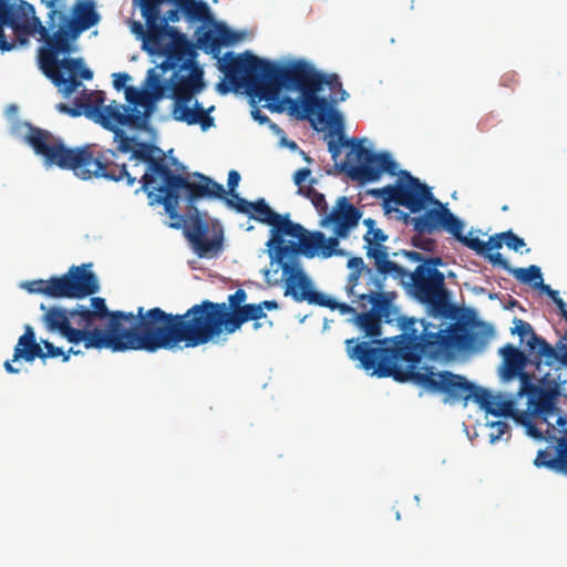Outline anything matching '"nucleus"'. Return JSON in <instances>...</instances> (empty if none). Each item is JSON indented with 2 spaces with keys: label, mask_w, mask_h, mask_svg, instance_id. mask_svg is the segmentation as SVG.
<instances>
[{
  "label": "nucleus",
  "mask_w": 567,
  "mask_h": 567,
  "mask_svg": "<svg viewBox=\"0 0 567 567\" xmlns=\"http://www.w3.org/2000/svg\"><path fill=\"white\" fill-rule=\"evenodd\" d=\"M82 355L83 351L75 349L74 347H71L68 351H64L63 354V362H68L70 360L71 355Z\"/></svg>",
  "instance_id": "61"
},
{
  "label": "nucleus",
  "mask_w": 567,
  "mask_h": 567,
  "mask_svg": "<svg viewBox=\"0 0 567 567\" xmlns=\"http://www.w3.org/2000/svg\"><path fill=\"white\" fill-rule=\"evenodd\" d=\"M84 95L86 96V93ZM104 100L102 91L87 94L86 101L81 105L84 109L85 116L105 130H112L116 124H128L134 127L145 125L147 114L141 115L134 109L127 113L123 110V104L112 101L109 105H104Z\"/></svg>",
  "instance_id": "17"
},
{
  "label": "nucleus",
  "mask_w": 567,
  "mask_h": 567,
  "mask_svg": "<svg viewBox=\"0 0 567 567\" xmlns=\"http://www.w3.org/2000/svg\"><path fill=\"white\" fill-rule=\"evenodd\" d=\"M499 353L503 357L502 378L506 381L524 372L527 363H530V359L512 343L505 344Z\"/></svg>",
  "instance_id": "29"
},
{
  "label": "nucleus",
  "mask_w": 567,
  "mask_h": 567,
  "mask_svg": "<svg viewBox=\"0 0 567 567\" xmlns=\"http://www.w3.org/2000/svg\"><path fill=\"white\" fill-rule=\"evenodd\" d=\"M362 212L357 208L346 196L337 199L332 209L326 213L320 220L323 228L331 227L339 236H349L350 231L359 225Z\"/></svg>",
  "instance_id": "23"
},
{
  "label": "nucleus",
  "mask_w": 567,
  "mask_h": 567,
  "mask_svg": "<svg viewBox=\"0 0 567 567\" xmlns=\"http://www.w3.org/2000/svg\"><path fill=\"white\" fill-rule=\"evenodd\" d=\"M504 245L503 236L499 234H496L494 236H491L487 241H485L486 246V252L493 250V249H499Z\"/></svg>",
  "instance_id": "53"
},
{
  "label": "nucleus",
  "mask_w": 567,
  "mask_h": 567,
  "mask_svg": "<svg viewBox=\"0 0 567 567\" xmlns=\"http://www.w3.org/2000/svg\"><path fill=\"white\" fill-rule=\"evenodd\" d=\"M392 274H381L378 269H367L365 272H350L346 286L347 293L353 305L365 310L369 303L379 300L393 302L395 292L384 291V282Z\"/></svg>",
  "instance_id": "16"
},
{
  "label": "nucleus",
  "mask_w": 567,
  "mask_h": 567,
  "mask_svg": "<svg viewBox=\"0 0 567 567\" xmlns=\"http://www.w3.org/2000/svg\"><path fill=\"white\" fill-rule=\"evenodd\" d=\"M372 194L382 198L384 203H394L408 208L411 213L423 210L427 204L441 205V202L433 197L430 187L406 171L400 172V181L396 185L374 189Z\"/></svg>",
  "instance_id": "14"
},
{
  "label": "nucleus",
  "mask_w": 567,
  "mask_h": 567,
  "mask_svg": "<svg viewBox=\"0 0 567 567\" xmlns=\"http://www.w3.org/2000/svg\"><path fill=\"white\" fill-rule=\"evenodd\" d=\"M40 309L43 311L41 321L45 329L49 332H58L72 344L76 346L83 342L86 350H101L102 346L114 344L113 340L110 339L107 334L97 330L72 327L71 320L74 319L75 321L78 319L75 308L65 309L58 306L47 307L44 303H41Z\"/></svg>",
  "instance_id": "13"
},
{
  "label": "nucleus",
  "mask_w": 567,
  "mask_h": 567,
  "mask_svg": "<svg viewBox=\"0 0 567 567\" xmlns=\"http://www.w3.org/2000/svg\"><path fill=\"white\" fill-rule=\"evenodd\" d=\"M388 238L389 236L380 228L367 231L363 236L365 255L381 274L399 272L401 271L400 265L393 260L399 256V252H391L389 247L384 245Z\"/></svg>",
  "instance_id": "22"
},
{
  "label": "nucleus",
  "mask_w": 567,
  "mask_h": 567,
  "mask_svg": "<svg viewBox=\"0 0 567 567\" xmlns=\"http://www.w3.org/2000/svg\"><path fill=\"white\" fill-rule=\"evenodd\" d=\"M125 99L128 103V105H123V110H125V112L128 113L134 109L137 110L141 115L147 114L145 125L143 127H134V130H146L148 127L152 106L154 103L148 93L134 86H127L125 87Z\"/></svg>",
  "instance_id": "32"
},
{
  "label": "nucleus",
  "mask_w": 567,
  "mask_h": 567,
  "mask_svg": "<svg viewBox=\"0 0 567 567\" xmlns=\"http://www.w3.org/2000/svg\"><path fill=\"white\" fill-rule=\"evenodd\" d=\"M491 427L493 430L491 441L494 442L508 431L509 425L505 421H496L491 423Z\"/></svg>",
  "instance_id": "48"
},
{
  "label": "nucleus",
  "mask_w": 567,
  "mask_h": 567,
  "mask_svg": "<svg viewBox=\"0 0 567 567\" xmlns=\"http://www.w3.org/2000/svg\"><path fill=\"white\" fill-rule=\"evenodd\" d=\"M400 269L399 272L391 271L392 279L398 280L411 297L429 306L434 316L450 315L451 305L444 274H436L419 266L412 272L401 265Z\"/></svg>",
  "instance_id": "10"
},
{
  "label": "nucleus",
  "mask_w": 567,
  "mask_h": 567,
  "mask_svg": "<svg viewBox=\"0 0 567 567\" xmlns=\"http://www.w3.org/2000/svg\"><path fill=\"white\" fill-rule=\"evenodd\" d=\"M520 380V388L518 390V395H524V394H534L536 391H537V388L532 383V378L529 375V373L527 372H522L520 374L517 375Z\"/></svg>",
  "instance_id": "44"
},
{
  "label": "nucleus",
  "mask_w": 567,
  "mask_h": 567,
  "mask_svg": "<svg viewBox=\"0 0 567 567\" xmlns=\"http://www.w3.org/2000/svg\"><path fill=\"white\" fill-rule=\"evenodd\" d=\"M158 21L159 20L145 21L147 32L145 33L143 49L152 55L162 56L172 37L171 30H175V28L162 25Z\"/></svg>",
  "instance_id": "28"
},
{
  "label": "nucleus",
  "mask_w": 567,
  "mask_h": 567,
  "mask_svg": "<svg viewBox=\"0 0 567 567\" xmlns=\"http://www.w3.org/2000/svg\"><path fill=\"white\" fill-rule=\"evenodd\" d=\"M442 265L443 260L441 257H425L424 262L419 264L417 266L431 271H435L436 274H443L437 269V267Z\"/></svg>",
  "instance_id": "50"
},
{
  "label": "nucleus",
  "mask_w": 567,
  "mask_h": 567,
  "mask_svg": "<svg viewBox=\"0 0 567 567\" xmlns=\"http://www.w3.org/2000/svg\"><path fill=\"white\" fill-rule=\"evenodd\" d=\"M64 0H56L53 6L41 0L48 9V25H43L35 16L32 4L24 0H0V52H9L17 44H29V38L39 34L43 45L38 50V62L43 74L58 91L69 97L82 81L93 78L80 58L59 59L74 52V42L84 31L100 22L94 0H76L66 16L59 8Z\"/></svg>",
  "instance_id": "3"
},
{
  "label": "nucleus",
  "mask_w": 567,
  "mask_h": 567,
  "mask_svg": "<svg viewBox=\"0 0 567 567\" xmlns=\"http://www.w3.org/2000/svg\"><path fill=\"white\" fill-rule=\"evenodd\" d=\"M91 306V309L83 305L75 307L78 312L75 324L84 329L97 330L113 340L114 344L102 346L101 349H110L113 352L143 350L140 343L145 334L142 321L146 317V310L143 307L137 308L136 315L118 310L110 311L105 299L101 297H93Z\"/></svg>",
  "instance_id": "7"
},
{
  "label": "nucleus",
  "mask_w": 567,
  "mask_h": 567,
  "mask_svg": "<svg viewBox=\"0 0 567 567\" xmlns=\"http://www.w3.org/2000/svg\"><path fill=\"white\" fill-rule=\"evenodd\" d=\"M131 159H136L147 165L146 172L140 182L142 189L147 193L151 205H163L171 218L172 228H181L184 216L178 214L181 193L184 192L189 205L200 198H225L224 186L208 176L196 173L199 182H192L187 176L175 174L166 163L163 151L147 142L134 144Z\"/></svg>",
  "instance_id": "5"
},
{
  "label": "nucleus",
  "mask_w": 567,
  "mask_h": 567,
  "mask_svg": "<svg viewBox=\"0 0 567 567\" xmlns=\"http://www.w3.org/2000/svg\"><path fill=\"white\" fill-rule=\"evenodd\" d=\"M181 12L183 13L182 9H178V7L175 6V9L166 11L163 17L159 16L158 23L165 27H169V22H178L181 20Z\"/></svg>",
  "instance_id": "47"
},
{
  "label": "nucleus",
  "mask_w": 567,
  "mask_h": 567,
  "mask_svg": "<svg viewBox=\"0 0 567 567\" xmlns=\"http://www.w3.org/2000/svg\"><path fill=\"white\" fill-rule=\"evenodd\" d=\"M247 292L244 289H237L229 295L227 302H216L224 321L227 323V334L238 331L241 326L251 320V317L259 315V306L245 303Z\"/></svg>",
  "instance_id": "21"
},
{
  "label": "nucleus",
  "mask_w": 567,
  "mask_h": 567,
  "mask_svg": "<svg viewBox=\"0 0 567 567\" xmlns=\"http://www.w3.org/2000/svg\"><path fill=\"white\" fill-rule=\"evenodd\" d=\"M555 305L560 311V316L564 319H567V306L566 302L559 297L556 300H554Z\"/></svg>",
  "instance_id": "60"
},
{
  "label": "nucleus",
  "mask_w": 567,
  "mask_h": 567,
  "mask_svg": "<svg viewBox=\"0 0 567 567\" xmlns=\"http://www.w3.org/2000/svg\"><path fill=\"white\" fill-rule=\"evenodd\" d=\"M59 111L69 114L71 116H79L81 113L79 110L68 106L66 104L60 103L58 105Z\"/></svg>",
  "instance_id": "58"
},
{
  "label": "nucleus",
  "mask_w": 567,
  "mask_h": 567,
  "mask_svg": "<svg viewBox=\"0 0 567 567\" xmlns=\"http://www.w3.org/2000/svg\"><path fill=\"white\" fill-rule=\"evenodd\" d=\"M91 264L71 266L61 276L49 279L24 281L20 287L29 293H39L53 299H82L100 289L97 277L90 270Z\"/></svg>",
  "instance_id": "9"
},
{
  "label": "nucleus",
  "mask_w": 567,
  "mask_h": 567,
  "mask_svg": "<svg viewBox=\"0 0 567 567\" xmlns=\"http://www.w3.org/2000/svg\"><path fill=\"white\" fill-rule=\"evenodd\" d=\"M177 2L188 22L202 23L195 34L197 47L205 53L218 58L221 47L231 45L240 40L238 33L214 18L209 6L204 0H177Z\"/></svg>",
  "instance_id": "11"
},
{
  "label": "nucleus",
  "mask_w": 567,
  "mask_h": 567,
  "mask_svg": "<svg viewBox=\"0 0 567 567\" xmlns=\"http://www.w3.org/2000/svg\"><path fill=\"white\" fill-rule=\"evenodd\" d=\"M4 369L8 373L16 374L20 372V369L14 368L10 361L4 362Z\"/></svg>",
  "instance_id": "64"
},
{
  "label": "nucleus",
  "mask_w": 567,
  "mask_h": 567,
  "mask_svg": "<svg viewBox=\"0 0 567 567\" xmlns=\"http://www.w3.org/2000/svg\"><path fill=\"white\" fill-rule=\"evenodd\" d=\"M134 2L140 7L145 21L159 20V7L164 2H173L179 8L177 0H134Z\"/></svg>",
  "instance_id": "36"
},
{
  "label": "nucleus",
  "mask_w": 567,
  "mask_h": 567,
  "mask_svg": "<svg viewBox=\"0 0 567 567\" xmlns=\"http://www.w3.org/2000/svg\"><path fill=\"white\" fill-rule=\"evenodd\" d=\"M28 132L24 141L32 147L38 156H41L48 166H58L68 169L83 181L92 178H105L109 181L125 179L128 186L134 185L133 177L124 163L116 162L118 153H132L136 140L130 137L121 127L134 128L128 124H116L110 130L117 142L116 150L99 148L94 144L78 147H68L63 141L51 132L25 123Z\"/></svg>",
  "instance_id": "4"
},
{
  "label": "nucleus",
  "mask_w": 567,
  "mask_h": 567,
  "mask_svg": "<svg viewBox=\"0 0 567 567\" xmlns=\"http://www.w3.org/2000/svg\"><path fill=\"white\" fill-rule=\"evenodd\" d=\"M300 255H286L280 260L270 259V268L264 270L265 281L277 285L280 279L286 282L285 296H291L297 302L310 305L322 302V292L312 288V282L301 268Z\"/></svg>",
  "instance_id": "12"
},
{
  "label": "nucleus",
  "mask_w": 567,
  "mask_h": 567,
  "mask_svg": "<svg viewBox=\"0 0 567 567\" xmlns=\"http://www.w3.org/2000/svg\"><path fill=\"white\" fill-rule=\"evenodd\" d=\"M540 374L539 382L543 389L538 393L535 402V409L538 413L544 415L545 421L555 431V426L549 422V417L557 414L558 408L556 406V399L560 394V385L563 382L556 380L549 372L538 371Z\"/></svg>",
  "instance_id": "26"
},
{
  "label": "nucleus",
  "mask_w": 567,
  "mask_h": 567,
  "mask_svg": "<svg viewBox=\"0 0 567 567\" xmlns=\"http://www.w3.org/2000/svg\"><path fill=\"white\" fill-rule=\"evenodd\" d=\"M132 31L138 35L142 41L144 42L145 33L147 30L144 29L143 24L141 22H134Z\"/></svg>",
  "instance_id": "59"
},
{
  "label": "nucleus",
  "mask_w": 567,
  "mask_h": 567,
  "mask_svg": "<svg viewBox=\"0 0 567 567\" xmlns=\"http://www.w3.org/2000/svg\"><path fill=\"white\" fill-rule=\"evenodd\" d=\"M540 289L545 291L553 299V301L559 298L558 291L551 289L548 285L542 284Z\"/></svg>",
  "instance_id": "62"
},
{
  "label": "nucleus",
  "mask_w": 567,
  "mask_h": 567,
  "mask_svg": "<svg viewBox=\"0 0 567 567\" xmlns=\"http://www.w3.org/2000/svg\"><path fill=\"white\" fill-rule=\"evenodd\" d=\"M224 62L219 60V69L225 73L229 84L217 85L220 94L244 87L247 94L270 112L286 111L297 120H308L315 130L329 128L328 150L332 159L341 155L343 147H350L346 159L339 165L352 181L360 184L378 181L382 173L396 175L398 164L389 153H373L355 138L346 140L343 121L337 110H332L329 100L319 96L321 79L310 63L297 60L286 65L260 59L251 52L240 54L227 52Z\"/></svg>",
  "instance_id": "1"
},
{
  "label": "nucleus",
  "mask_w": 567,
  "mask_h": 567,
  "mask_svg": "<svg viewBox=\"0 0 567 567\" xmlns=\"http://www.w3.org/2000/svg\"><path fill=\"white\" fill-rule=\"evenodd\" d=\"M167 87V84L161 80L155 69L148 70L143 90L148 93L154 103L165 96Z\"/></svg>",
  "instance_id": "35"
},
{
  "label": "nucleus",
  "mask_w": 567,
  "mask_h": 567,
  "mask_svg": "<svg viewBox=\"0 0 567 567\" xmlns=\"http://www.w3.org/2000/svg\"><path fill=\"white\" fill-rule=\"evenodd\" d=\"M503 236L504 245L514 251L522 252V249L526 246V243L523 238L518 237L512 230L501 233Z\"/></svg>",
  "instance_id": "43"
},
{
  "label": "nucleus",
  "mask_w": 567,
  "mask_h": 567,
  "mask_svg": "<svg viewBox=\"0 0 567 567\" xmlns=\"http://www.w3.org/2000/svg\"><path fill=\"white\" fill-rule=\"evenodd\" d=\"M494 416H515L514 402L512 400H502L499 395H493L492 403L487 412Z\"/></svg>",
  "instance_id": "38"
},
{
  "label": "nucleus",
  "mask_w": 567,
  "mask_h": 567,
  "mask_svg": "<svg viewBox=\"0 0 567 567\" xmlns=\"http://www.w3.org/2000/svg\"><path fill=\"white\" fill-rule=\"evenodd\" d=\"M527 430H528L529 435L537 437V439L543 437L542 433L533 424H529L527 426Z\"/></svg>",
  "instance_id": "63"
},
{
  "label": "nucleus",
  "mask_w": 567,
  "mask_h": 567,
  "mask_svg": "<svg viewBox=\"0 0 567 567\" xmlns=\"http://www.w3.org/2000/svg\"><path fill=\"white\" fill-rule=\"evenodd\" d=\"M348 267L351 269V272H365L367 269H374V265L369 267L364 264L361 257H352L348 260Z\"/></svg>",
  "instance_id": "49"
},
{
  "label": "nucleus",
  "mask_w": 567,
  "mask_h": 567,
  "mask_svg": "<svg viewBox=\"0 0 567 567\" xmlns=\"http://www.w3.org/2000/svg\"><path fill=\"white\" fill-rule=\"evenodd\" d=\"M317 306L326 307L331 310H339L341 315L352 313L355 316V313H358L357 310H359L357 307L354 308L348 303L338 302L334 299L326 296L324 293H322V302L317 303Z\"/></svg>",
  "instance_id": "40"
},
{
  "label": "nucleus",
  "mask_w": 567,
  "mask_h": 567,
  "mask_svg": "<svg viewBox=\"0 0 567 567\" xmlns=\"http://www.w3.org/2000/svg\"><path fill=\"white\" fill-rule=\"evenodd\" d=\"M311 175L310 168H300L293 175V182L299 187L298 193L306 198H308L321 218L326 215L329 209L326 197L322 193H319L316 188H313V184L316 183L315 178H311L309 185H305L306 179Z\"/></svg>",
  "instance_id": "30"
},
{
  "label": "nucleus",
  "mask_w": 567,
  "mask_h": 567,
  "mask_svg": "<svg viewBox=\"0 0 567 567\" xmlns=\"http://www.w3.org/2000/svg\"><path fill=\"white\" fill-rule=\"evenodd\" d=\"M319 76L321 79V90L323 85H327L332 94H339V96H331V101H329L330 106L333 109L332 104L337 102H343L349 97L348 92L342 87V83L340 82L339 76L336 73L324 74L319 72Z\"/></svg>",
  "instance_id": "34"
},
{
  "label": "nucleus",
  "mask_w": 567,
  "mask_h": 567,
  "mask_svg": "<svg viewBox=\"0 0 567 567\" xmlns=\"http://www.w3.org/2000/svg\"><path fill=\"white\" fill-rule=\"evenodd\" d=\"M464 223L460 219V229L457 233H451V235L462 243L467 248L474 250L478 255L486 254L485 241L481 240L478 237H467L463 235Z\"/></svg>",
  "instance_id": "39"
},
{
  "label": "nucleus",
  "mask_w": 567,
  "mask_h": 567,
  "mask_svg": "<svg viewBox=\"0 0 567 567\" xmlns=\"http://www.w3.org/2000/svg\"><path fill=\"white\" fill-rule=\"evenodd\" d=\"M240 182V175L237 171L233 169L228 173V179H227V185H228V189H229V194L233 195V194H237L235 192V189L237 188L238 184Z\"/></svg>",
  "instance_id": "54"
},
{
  "label": "nucleus",
  "mask_w": 567,
  "mask_h": 567,
  "mask_svg": "<svg viewBox=\"0 0 567 567\" xmlns=\"http://www.w3.org/2000/svg\"><path fill=\"white\" fill-rule=\"evenodd\" d=\"M298 227L300 231L293 235L295 240L288 241L287 246L281 248L280 255H302L307 258L319 256L323 259L344 255L343 250L339 249V244L340 239L348 236L333 233V236L327 238L322 231H309L300 224Z\"/></svg>",
  "instance_id": "18"
},
{
  "label": "nucleus",
  "mask_w": 567,
  "mask_h": 567,
  "mask_svg": "<svg viewBox=\"0 0 567 567\" xmlns=\"http://www.w3.org/2000/svg\"><path fill=\"white\" fill-rule=\"evenodd\" d=\"M399 255H403L412 262H424V256L421 252L414 251V250H401L398 251Z\"/></svg>",
  "instance_id": "56"
},
{
  "label": "nucleus",
  "mask_w": 567,
  "mask_h": 567,
  "mask_svg": "<svg viewBox=\"0 0 567 567\" xmlns=\"http://www.w3.org/2000/svg\"><path fill=\"white\" fill-rule=\"evenodd\" d=\"M556 456L550 457L546 450H540L534 461L536 467H546L567 476V436L556 439Z\"/></svg>",
  "instance_id": "31"
},
{
  "label": "nucleus",
  "mask_w": 567,
  "mask_h": 567,
  "mask_svg": "<svg viewBox=\"0 0 567 567\" xmlns=\"http://www.w3.org/2000/svg\"><path fill=\"white\" fill-rule=\"evenodd\" d=\"M401 334L390 339L362 341L346 340L348 357L360 368L379 378H393L398 382H412L434 393H444L450 400L465 402L473 399L485 412L493 394L450 371L434 372L432 367L417 371L423 357L437 360L466 343L463 326L451 323L442 329L424 319L400 317Z\"/></svg>",
  "instance_id": "2"
},
{
  "label": "nucleus",
  "mask_w": 567,
  "mask_h": 567,
  "mask_svg": "<svg viewBox=\"0 0 567 567\" xmlns=\"http://www.w3.org/2000/svg\"><path fill=\"white\" fill-rule=\"evenodd\" d=\"M40 355V343L35 340V333L31 326L24 327V333L19 338L18 343L14 347L13 359L16 362L20 359L27 362H32Z\"/></svg>",
  "instance_id": "33"
},
{
  "label": "nucleus",
  "mask_w": 567,
  "mask_h": 567,
  "mask_svg": "<svg viewBox=\"0 0 567 567\" xmlns=\"http://www.w3.org/2000/svg\"><path fill=\"white\" fill-rule=\"evenodd\" d=\"M553 417H555L556 425L561 429V430H559V432L564 433L561 436H567V432H566L567 431V416L560 414V411L558 409L557 414H554L549 419H553Z\"/></svg>",
  "instance_id": "55"
},
{
  "label": "nucleus",
  "mask_w": 567,
  "mask_h": 567,
  "mask_svg": "<svg viewBox=\"0 0 567 567\" xmlns=\"http://www.w3.org/2000/svg\"><path fill=\"white\" fill-rule=\"evenodd\" d=\"M249 218L270 226V237L266 243L268 257L274 260L282 259L285 255H280V250L288 244L285 237L293 238L300 231L298 223L292 221L289 214L275 212L264 198L254 202Z\"/></svg>",
  "instance_id": "15"
},
{
  "label": "nucleus",
  "mask_w": 567,
  "mask_h": 567,
  "mask_svg": "<svg viewBox=\"0 0 567 567\" xmlns=\"http://www.w3.org/2000/svg\"><path fill=\"white\" fill-rule=\"evenodd\" d=\"M487 260L493 265V266H499L502 269L508 271L512 274V270L513 268L509 266V262L507 261V259H505L502 254L499 252H494V254H488L486 252L484 255Z\"/></svg>",
  "instance_id": "46"
},
{
  "label": "nucleus",
  "mask_w": 567,
  "mask_h": 567,
  "mask_svg": "<svg viewBox=\"0 0 567 567\" xmlns=\"http://www.w3.org/2000/svg\"><path fill=\"white\" fill-rule=\"evenodd\" d=\"M515 327L512 329L513 334L519 337L520 343H525L530 357V364H534L538 371L542 364L551 365L556 362L557 351L544 338L537 336L530 323L514 319Z\"/></svg>",
  "instance_id": "20"
},
{
  "label": "nucleus",
  "mask_w": 567,
  "mask_h": 567,
  "mask_svg": "<svg viewBox=\"0 0 567 567\" xmlns=\"http://www.w3.org/2000/svg\"><path fill=\"white\" fill-rule=\"evenodd\" d=\"M113 78V85L117 91L122 89L125 90V87H127L126 83L131 80V76L127 73H114Z\"/></svg>",
  "instance_id": "52"
},
{
  "label": "nucleus",
  "mask_w": 567,
  "mask_h": 567,
  "mask_svg": "<svg viewBox=\"0 0 567 567\" xmlns=\"http://www.w3.org/2000/svg\"><path fill=\"white\" fill-rule=\"evenodd\" d=\"M171 97L173 99L172 117L187 125H199L203 131L214 126V117L198 100L189 106L194 96L205 87L204 71L195 61H185L176 69L171 80Z\"/></svg>",
  "instance_id": "8"
},
{
  "label": "nucleus",
  "mask_w": 567,
  "mask_h": 567,
  "mask_svg": "<svg viewBox=\"0 0 567 567\" xmlns=\"http://www.w3.org/2000/svg\"><path fill=\"white\" fill-rule=\"evenodd\" d=\"M254 306H259V315L251 317V321H257L264 318H267V313L265 310H276L279 308V305L276 300H265L259 303H254Z\"/></svg>",
  "instance_id": "45"
},
{
  "label": "nucleus",
  "mask_w": 567,
  "mask_h": 567,
  "mask_svg": "<svg viewBox=\"0 0 567 567\" xmlns=\"http://www.w3.org/2000/svg\"><path fill=\"white\" fill-rule=\"evenodd\" d=\"M231 199H226V204L234 208L236 212L246 214L249 216L254 202H249L243 197H240L238 194H233Z\"/></svg>",
  "instance_id": "41"
},
{
  "label": "nucleus",
  "mask_w": 567,
  "mask_h": 567,
  "mask_svg": "<svg viewBox=\"0 0 567 567\" xmlns=\"http://www.w3.org/2000/svg\"><path fill=\"white\" fill-rule=\"evenodd\" d=\"M355 313L352 322L364 332L365 337L378 338L381 336V321H392L391 315L394 311L393 302L379 300L377 303H369L365 310Z\"/></svg>",
  "instance_id": "25"
},
{
  "label": "nucleus",
  "mask_w": 567,
  "mask_h": 567,
  "mask_svg": "<svg viewBox=\"0 0 567 567\" xmlns=\"http://www.w3.org/2000/svg\"><path fill=\"white\" fill-rule=\"evenodd\" d=\"M512 275L523 284L535 282V285L543 284V276L538 266L532 265L528 268H513Z\"/></svg>",
  "instance_id": "37"
},
{
  "label": "nucleus",
  "mask_w": 567,
  "mask_h": 567,
  "mask_svg": "<svg viewBox=\"0 0 567 567\" xmlns=\"http://www.w3.org/2000/svg\"><path fill=\"white\" fill-rule=\"evenodd\" d=\"M251 116L255 121H257L258 123L260 124H266V123H270V120L267 115H265L260 109L258 106H256L255 104L252 105V110H251Z\"/></svg>",
  "instance_id": "57"
},
{
  "label": "nucleus",
  "mask_w": 567,
  "mask_h": 567,
  "mask_svg": "<svg viewBox=\"0 0 567 567\" xmlns=\"http://www.w3.org/2000/svg\"><path fill=\"white\" fill-rule=\"evenodd\" d=\"M423 234H419L417 236H414L413 237V245L415 247H419L423 250H427V251H431L433 249V246H434V240L431 239V238H423L422 237Z\"/></svg>",
  "instance_id": "51"
},
{
  "label": "nucleus",
  "mask_w": 567,
  "mask_h": 567,
  "mask_svg": "<svg viewBox=\"0 0 567 567\" xmlns=\"http://www.w3.org/2000/svg\"><path fill=\"white\" fill-rule=\"evenodd\" d=\"M172 31V37L165 48L163 56L166 59L161 63L159 68L163 71L181 69V64L185 61H192L185 59L190 53V43L187 37L179 32L176 28Z\"/></svg>",
  "instance_id": "27"
},
{
  "label": "nucleus",
  "mask_w": 567,
  "mask_h": 567,
  "mask_svg": "<svg viewBox=\"0 0 567 567\" xmlns=\"http://www.w3.org/2000/svg\"><path fill=\"white\" fill-rule=\"evenodd\" d=\"M185 237L199 258L215 257L223 249V229L218 225H213L210 229L209 224L198 216L193 217L186 226Z\"/></svg>",
  "instance_id": "19"
},
{
  "label": "nucleus",
  "mask_w": 567,
  "mask_h": 567,
  "mask_svg": "<svg viewBox=\"0 0 567 567\" xmlns=\"http://www.w3.org/2000/svg\"><path fill=\"white\" fill-rule=\"evenodd\" d=\"M437 208L425 210L422 215L411 218V224L417 234H433L440 229L447 233H457L460 229V218H457L442 203Z\"/></svg>",
  "instance_id": "24"
},
{
  "label": "nucleus",
  "mask_w": 567,
  "mask_h": 567,
  "mask_svg": "<svg viewBox=\"0 0 567 567\" xmlns=\"http://www.w3.org/2000/svg\"><path fill=\"white\" fill-rule=\"evenodd\" d=\"M216 302L203 300L183 315H173L155 307L146 310L142 321L145 334L141 338L143 351L154 353L158 350H174L184 343L186 348H196L227 334Z\"/></svg>",
  "instance_id": "6"
},
{
  "label": "nucleus",
  "mask_w": 567,
  "mask_h": 567,
  "mask_svg": "<svg viewBox=\"0 0 567 567\" xmlns=\"http://www.w3.org/2000/svg\"><path fill=\"white\" fill-rule=\"evenodd\" d=\"M64 351L60 347H55L52 342L49 340H41L40 343V355H37V358H40L42 360H45L48 358H63Z\"/></svg>",
  "instance_id": "42"
}]
</instances>
